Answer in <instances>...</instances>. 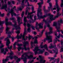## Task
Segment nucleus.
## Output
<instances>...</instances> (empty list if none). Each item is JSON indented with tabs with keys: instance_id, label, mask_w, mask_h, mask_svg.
<instances>
[{
	"instance_id": "nucleus-41",
	"label": "nucleus",
	"mask_w": 63,
	"mask_h": 63,
	"mask_svg": "<svg viewBox=\"0 0 63 63\" xmlns=\"http://www.w3.org/2000/svg\"><path fill=\"white\" fill-rule=\"evenodd\" d=\"M31 46H32V48H33V44H34V43L32 42H31Z\"/></svg>"
},
{
	"instance_id": "nucleus-11",
	"label": "nucleus",
	"mask_w": 63,
	"mask_h": 63,
	"mask_svg": "<svg viewBox=\"0 0 63 63\" xmlns=\"http://www.w3.org/2000/svg\"><path fill=\"white\" fill-rule=\"evenodd\" d=\"M10 42H8V41L7 40V42H6V45L7 46L8 48L9 49H10V50H11V49L12 48V47H13V46H12L11 45L10 46L9 45V44H10Z\"/></svg>"
},
{
	"instance_id": "nucleus-55",
	"label": "nucleus",
	"mask_w": 63,
	"mask_h": 63,
	"mask_svg": "<svg viewBox=\"0 0 63 63\" xmlns=\"http://www.w3.org/2000/svg\"><path fill=\"white\" fill-rule=\"evenodd\" d=\"M5 50L6 51H8V49H7V48H5Z\"/></svg>"
},
{
	"instance_id": "nucleus-64",
	"label": "nucleus",
	"mask_w": 63,
	"mask_h": 63,
	"mask_svg": "<svg viewBox=\"0 0 63 63\" xmlns=\"http://www.w3.org/2000/svg\"><path fill=\"white\" fill-rule=\"evenodd\" d=\"M39 57L40 58V59H42V56H41V55H39Z\"/></svg>"
},
{
	"instance_id": "nucleus-40",
	"label": "nucleus",
	"mask_w": 63,
	"mask_h": 63,
	"mask_svg": "<svg viewBox=\"0 0 63 63\" xmlns=\"http://www.w3.org/2000/svg\"><path fill=\"white\" fill-rule=\"evenodd\" d=\"M27 31L28 32H30V28H29L27 29Z\"/></svg>"
},
{
	"instance_id": "nucleus-53",
	"label": "nucleus",
	"mask_w": 63,
	"mask_h": 63,
	"mask_svg": "<svg viewBox=\"0 0 63 63\" xmlns=\"http://www.w3.org/2000/svg\"><path fill=\"white\" fill-rule=\"evenodd\" d=\"M32 12L31 13V14H32L33 13H35V11H34V10H33V11H32Z\"/></svg>"
},
{
	"instance_id": "nucleus-2",
	"label": "nucleus",
	"mask_w": 63,
	"mask_h": 63,
	"mask_svg": "<svg viewBox=\"0 0 63 63\" xmlns=\"http://www.w3.org/2000/svg\"><path fill=\"white\" fill-rule=\"evenodd\" d=\"M59 10H60L57 9V13L56 16L54 17H53V15H51L50 16L49 18H48V22L55 20L56 18L60 16H61V14H59Z\"/></svg>"
},
{
	"instance_id": "nucleus-63",
	"label": "nucleus",
	"mask_w": 63,
	"mask_h": 63,
	"mask_svg": "<svg viewBox=\"0 0 63 63\" xmlns=\"http://www.w3.org/2000/svg\"><path fill=\"white\" fill-rule=\"evenodd\" d=\"M34 35H36V34H37V33L36 32H34Z\"/></svg>"
},
{
	"instance_id": "nucleus-35",
	"label": "nucleus",
	"mask_w": 63,
	"mask_h": 63,
	"mask_svg": "<svg viewBox=\"0 0 63 63\" xmlns=\"http://www.w3.org/2000/svg\"><path fill=\"white\" fill-rule=\"evenodd\" d=\"M31 27L32 29H33V30H35V27H34V26L33 25H32L31 26Z\"/></svg>"
},
{
	"instance_id": "nucleus-13",
	"label": "nucleus",
	"mask_w": 63,
	"mask_h": 63,
	"mask_svg": "<svg viewBox=\"0 0 63 63\" xmlns=\"http://www.w3.org/2000/svg\"><path fill=\"white\" fill-rule=\"evenodd\" d=\"M7 4H5L4 5H2V7H1V9H4V8H5V11H7V10L6 9V8H7Z\"/></svg>"
},
{
	"instance_id": "nucleus-16",
	"label": "nucleus",
	"mask_w": 63,
	"mask_h": 63,
	"mask_svg": "<svg viewBox=\"0 0 63 63\" xmlns=\"http://www.w3.org/2000/svg\"><path fill=\"white\" fill-rule=\"evenodd\" d=\"M14 57L15 58V59L17 60L16 61V63H18V62L20 61V59H18L17 57L16 56H14Z\"/></svg>"
},
{
	"instance_id": "nucleus-39",
	"label": "nucleus",
	"mask_w": 63,
	"mask_h": 63,
	"mask_svg": "<svg viewBox=\"0 0 63 63\" xmlns=\"http://www.w3.org/2000/svg\"><path fill=\"white\" fill-rule=\"evenodd\" d=\"M24 11H23L22 12V17H23V16H24Z\"/></svg>"
},
{
	"instance_id": "nucleus-46",
	"label": "nucleus",
	"mask_w": 63,
	"mask_h": 63,
	"mask_svg": "<svg viewBox=\"0 0 63 63\" xmlns=\"http://www.w3.org/2000/svg\"><path fill=\"white\" fill-rule=\"evenodd\" d=\"M58 53V52H56V54L54 56V57H56V54H57Z\"/></svg>"
},
{
	"instance_id": "nucleus-18",
	"label": "nucleus",
	"mask_w": 63,
	"mask_h": 63,
	"mask_svg": "<svg viewBox=\"0 0 63 63\" xmlns=\"http://www.w3.org/2000/svg\"><path fill=\"white\" fill-rule=\"evenodd\" d=\"M29 15L30 16V19L32 20H33V18H32V17H33V16L30 15V14L28 12V16H27V17H28V18H29Z\"/></svg>"
},
{
	"instance_id": "nucleus-25",
	"label": "nucleus",
	"mask_w": 63,
	"mask_h": 63,
	"mask_svg": "<svg viewBox=\"0 0 63 63\" xmlns=\"http://www.w3.org/2000/svg\"><path fill=\"white\" fill-rule=\"evenodd\" d=\"M1 42L2 41H0V48H2V47H4V45L1 44Z\"/></svg>"
},
{
	"instance_id": "nucleus-43",
	"label": "nucleus",
	"mask_w": 63,
	"mask_h": 63,
	"mask_svg": "<svg viewBox=\"0 0 63 63\" xmlns=\"http://www.w3.org/2000/svg\"><path fill=\"white\" fill-rule=\"evenodd\" d=\"M43 10L44 11V12H47V11L46 10V9H45V6H44L43 8Z\"/></svg>"
},
{
	"instance_id": "nucleus-12",
	"label": "nucleus",
	"mask_w": 63,
	"mask_h": 63,
	"mask_svg": "<svg viewBox=\"0 0 63 63\" xmlns=\"http://www.w3.org/2000/svg\"><path fill=\"white\" fill-rule=\"evenodd\" d=\"M9 13H11L12 16H13V15L15 16H16V14L14 12V9H11L10 12L9 11Z\"/></svg>"
},
{
	"instance_id": "nucleus-5",
	"label": "nucleus",
	"mask_w": 63,
	"mask_h": 63,
	"mask_svg": "<svg viewBox=\"0 0 63 63\" xmlns=\"http://www.w3.org/2000/svg\"><path fill=\"white\" fill-rule=\"evenodd\" d=\"M33 50L34 52L35 55H36L37 54H42L44 52L40 50V49H39V47L37 46L34 48V49H33Z\"/></svg>"
},
{
	"instance_id": "nucleus-56",
	"label": "nucleus",
	"mask_w": 63,
	"mask_h": 63,
	"mask_svg": "<svg viewBox=\"0 0 63 63\" xmlns=\"http://www.w3.org/2000/svg\"><path fill=\"white\" fill-rule=\"evenodd\" d=\"M0 16H4V14H1V15H0Z\"/></svg>"
},
{
	"instance_id": "nucleus-57",
	"label": "nucleus",
	"mask_w": 63,
	"mask_h": 63,
	"mask_svg": "<svg viewBox=\"0 0 63 63\" xmlns=\"http://www.w3.org/2000/svg\"><path fill=\"white\" fill-rule=\"evenodd\" d=\"M48 51L50 53H52V52L50 50H48Z\"/></svg>"
},
{
	"instance_id": "nucleus-22",
	"label": "nucleus",
	"mask_w": 63,
	"mask_h": 63,
	"mask_svg": "<svg viewBox=\"0 0 63 63\" xmlns=\"http://www.w3.org/2000/svg\"><path fill=\"white\" fill-rule=\"evenodd\" d=\"M11 38V35H9L8 36V37H7L5 39V41H7V42L8 40V42H10V40L9 39H8V38Z\"/></svg>"
},
{
	"instance_id": "nucleus-49",
	"label": "nucleus",
	"mask_w": 63,
	"mask_h": 63,
	"mask_svg": "<svg viewBox=\"0 0 63 63\" xmlns=\"http://www.w3.org/2000/svg\"><path fill=\"white\" fill-rule=\"evenodd\" d=\"M33 62H34V60H32V61H29V63H32Z\"/></svg>"
},
{
	"instance_id": "nucleus-4",
	"label": "nucleus",
	"mask_w": 63,
	"mask_h": 63,
	"mask_svg": "<svg viewBox=\"0 0 63 63\" xmlns=\"http://www.w3.org/2000/svg\"><path fill=\"white\" fill-rule=\"evenodd\" d=\"M25 0H22V3L21 4V6H20V8H19V10H20V11H22V9H23L24 8V6H25V5H24V1H25ZM29 0H26L25 1V2L26 4L27 3V6H31V5H30L29 4V2H28Z\"/></svg>"
},
{
	"instance_id": "nucleus-29",
	"label": "nucleus",
	"mask_w": 63,
	"mask_h": 63,
	"mask_svg": "<svg viewBox=\"0 0 63 63\" xmlns=\"http://www.w3.org/2000/svg\"><path fill=\"white\" fill-rule=\"evenodd\" d=\"M41 23H40L38 24V26L39 27V28H43V27L41 26Z\"/></svg>"
},
{
	"instance_id": "nucleus-60",
	"label": "nucleus",
	"mask_w": 63,
	"mask_h": 63,
	"mask_svg": "<svg viewBox=\"0 0 63 63\" xmlns=\"http://www.w3.org/2000/svg\"><path fill=\"white\" fill-rule=\"evenodd\" d=\"M61 43L62 45H63V41L62 40H61Z\"/></svg>"
},
{
	"instance_id": "nucleus-51",
	"label": "nucleus",
	"mask_w": 63,
	"mask_h": 63,
	"mask_svg": "<svg viewBox=\"0 0 63 63\" xmlns=\"http://www.w3.org/2000/svg\"><path fill=\"white\" fill-rule=\"evenodd\" d=\"M28 11L27 10H26V13H25V15H27V13H28Z\"/></svg>"
},
{
	"instance_id": "nucleus-47",
	"label": "nucleus",
	"mask_w": 63,
	"mask_h": 63,
	"mask_svg": "<svg viewBox=\"0 0 63 63\" xmlns=\"http://www.w3.org/2000/svg\"><path fill=\"white\" fill-rule=\"evenodd\" d=\"M44 47V46H43V45H41V48H43Z\"/></svg>"
},
{
	"instance_id": "nucleus-54",
	"label": "nucleus",
	"mask_w": 63,
	"mask_h": 63,
	"mask_svg": "<svg viewBox=\"0 0 63 63\" xmlns=\"http://www.w3.org/2000/svg\"><path fill=\"white\" fill-rule=\"evenodd\" d=\"M34 20H36L37 19V18H36V16H34Z\"/></svg>"
},
{
	"instance_id": "nucleus-14",
	"label": "nucleus",
	"mask_w": 63,
	"mask_h": 63,
	"mask_svg": "<svg viewBox=\"0 0 63 63\" xmlns=\"http://www.w3.org/2000/svg\"><path fill=\"white\" fill-rule=\"evenodd\" d=\"M16 32V33H17V34H18L16 37V38H17V39H21V37H20V36H19L18 35V34H19V33H20V32H19V31H18Z\"/></svg>"
},
{
	"instance_id": "nucleus-37",
	"label": "nucleus",
	"mask_w": 63,
	"mask_h": 63,
	"mask_svg": "<svg viewBox=\"0 0 63 63\" xmlns=\"http://www.w3.org/2000/svg\"><path fill=\"white\" fill-rule=\"evenodd\" d=\"M3 23H4L3 22L1 21H0V25H1V26H2V25L3 24Z\"/></svg>"
},
{
	"instance_id": "nucleus-38",
	"label": "nucleus",
	"mask_w": 63,
	"mask_h": 63,
	"mask_svg": "<svg viewBox=\"0 0 63 63\" xmlns=\"http://www.w3.org/2000/svg\"><path fill=\"white\" fill-rule=\"evenodd\" d=\"M31 38H32V36L31 35H29V40H30V39H31Z\"/></svg>"
},
{
	"instance_id": "nucleus-34",
	"label": "nucleus",
	"mask_w": 63,
	"mask_h": 63,
	"mask_svg": "<svg viewBox=\"0 0 63 63\" xmlns=\"http://www.w3.org/2000/svg\"><path fill=\"white\" fill-rule=\"evenodd\" d=\"M56 25H57V23L54 22L53 26H56Z\"/></svg>"
},
{
	"instance_id": "nucleus-10",
	"label": "nucleus",
	"mask_w": 63,
	"mask_h": 63,
	"mask_svg": "<svg viewBox=\"0 0 63 63\" xmlns=\"http://www.w3.org/2000/svg\"><path fill=\"white\" fill-rule=\"evenodd\" d=\"M46 39L48 40L49 43L50 42H52V36L50 35L48 36L47 32L46 33Z\"/></svg>"
},
{
	"instance_id": "nucleus-31",
	"label": "nucleus",
	"mask_w": 63,
	"mask_h": 63,
	"mask_svg": "<svg viewBox=\"0 0 63 63\" xmlns=\"http://www.w3.org/2000/svg\"><path fill=\"white\" fill-rule=\"evenodd\" d=\"M44 32V30H43L42 31V32H41V34H40V37H42V35L43 34V32Z\"/></svg>"
},
{
	"instance_id": "nucleus-52",
	"label": "nucleus",
	"mask_w": 63,
	"mask_h": 63,
	"mask_svg": "<svg viewBox=\"0 0 63 63\" xmlns=\"http://www.w3.org/2000/svg\"><path fill=\"white\" fill-rule=\"evenodd\" d=\"M32 11H33L34 10V7H32Z\"/></svg>"
},
{
	"instance_id": "nucleus-19",
	"label": "nucleus",
	"mask_w": 63,
	"mask_h": 63,
	"mask_svg": "<svg viewBox=\"0 0 63 63\" xmlns=\"http://www.w3.org/2000/svg\"><path fill=\"white\" fill-rule=\"evenodd\" d=\"M63 23V20L62 19H61L60 20L58 21V23L59 26L61 25V24H60L61 23Z\"/></svg>"
},
{
	"instance_id": "nucleus-8",
	"label": "nucleus",
	"mask_w": 63,
	"mask_h": 63,
	"mask_svg": "<svg viewBox=\"0 0 63 63\" xmlns=\"http://www.w3.org/2000/svg\"><path fill=\"white\" fill-rule=\"evenodd\" d=\"M41 10V9H39L38 10H37V16L39 18H45V17H46L47 16H49V14H47L46 15H44L43 16H39V13L41 12V10Z\"/></svg>"
},
{
	"instance_id": "nucleus-15",
	"label": "nucleus",
	"mask_w": 63,
	"mask_h": 63,
	"mask_svg": "<svg viewBox=\"0 0 63 63\" xmlns=\"http://www.w3.org/2000/svg\"><path fill=\"white\" fill-rule=\"evenodd\" d=\"M56 7H57V9L58 10H60V7H59V6H58V2H58V0H56Z\"/></svg>"
},
{
	"instance_id": "nucleus-61",
	"label": "nucleus",
	"mask_w": 63,
	"mask_h": 63,
	"mask_svg": "<svg viewBox=\"0 0 63 63\" xmlns=\"http://www.w3.org/2000/svg\"><path fill=\"white\" fill-rule=\"evenodd\" d=\"M11 2L10 1H8V5H10V4H11Z\"/></svg>"
},
{
	"instance_id": "nucleus-1",
	"label": "nucleus",
	"mask_w": 63,
	"mask_h": 63,
	"mask_svg": "<svg viewBox=\"0 0 63 63\" xmlns=\"http://www.w3.org/2000/svg\"><path fill=\"white\" fill-rule=\"evenodd\" d=\"M10 20H13V22L15 23L14 25H13L12 24V22H8V20H9V19L6 17L5 18V24H6V25L7 26L8 25H11V26H13L14 27L16 28V30H17V29H20V27L19 26H18V27L17 28V27L18 26L16 24V19H15V17H12L10 18Z\"/></svg>"
},
{
	"instance_id": "nucleus-28",
	"label": "nucleus",
	"mask_w": 63,
	"mask_h": 63,
	"mask_svg": "<svg viewBox=\"0 0 63 63\" xmlns=\"http://www.w3.org/2000/svg\"><path fill=\"white\" fill-rule=\"evenodd\" d=\"M49 6L50 7H48V9H49V11H50V9L51 8V7H52V4L51 3H49Z\"/></svg>"
},
{
	"instance_id": "nucleus-30",
	"label": "nucleus",
	"mask_w": 63,
	"mask_h": 63,
	"mask_svg": "<svg viewBox=\"0 0 63 63\" xmlns=\"http://www.w3.org/2000/svg\"><path fill=\"white\" fill-rule=\"evenodd\" d=\"M27 26L28 28H30V26H31V25L29 23H28L27 24Z\"/></svg>"
},
{
	"instance_id": "nucleus-48",
	"label": "nucleus",
	"mask_w": 63,
	"mask_h": 63,
	"mask_svg": "<svg viewBox=\"0 0 63 63\" xmlns=\"http://www.w3.org/2000/svg\"><path fill=\"white\" fill-rule=\"evenodd\" d=\"M11 38L12 40V42H13L14 41V39H14V37H13V36H12Z\"/></svg>"
},
{
	"instance_id": "nucleus-42",
	"label": "nucleus",
	"mask_w": 63,
	"mask_h": 63,
	"mask_svg": "<svg viewBox=\"0 0 63 63\" xmlns=\"http://www.w3.org/2000/svg\"><path fill=\"white\" fill-rule=\"evenodd\" d=\"M4 49L3 48H2L1 49V52L3 53L4 52Z\"/></svg>"
},
{
	"instance_id": "nucleus-7",
	"label": "nucleus",
	"mask_w": 63,
	"mask_h": 63,
	"mask_svg": "<svg viewBox=\"0 0 63 63\" xmlns=\"http://www.w3.org/2000/svg\"><path fill=\"white\" fill-rule=\"evenodd\" d=\"M43 21L45 22L46 24L47 25V26L49 28L50 32H48V34H49V35H50V34H51V33H52V28L50 26L49 24H48L47 22L45 20V19H43Z\"/></svg>"
},
{
	"instance_id": "nucleus-23",
	"label": "nucleus",
	"mask_w": 63,
	"mask_h": 63,
	"mask_svg": "<svg viewBox=\"0 0 63 63\" xmlns=\"http://www.w3.org/2000/svg\"><path fill=\"white\" fill-rule=\"evenodd\" d=\"M9 29V28H8V27H7L6 28V34H11V32H9L8 33V30Z\"/></svg>"
},
{
	"instance_id": "nucleus-3",
	"label": "nucleus",
	"mask_w": 63,
	"mask_h": 63,
	"mask_svg": "<svg viewBox=\"0 0 63 63\" xmlns=\"http://www.w3.org/2000/svg\"><path fill=\"white\" fill-rule=\"evenodd\" d=\"M23 43L24 47H20V46H22V45L18 44V47H18V51H20V49H22V50L24 49L25 50H27V48H26V45H29V43L27 41L26 42H24Z\"/></svg>"
},
{
	"instance_id": "nucleus-45",
	"label": "nucleus",
	"mask_w": 63,
	"mask_h": 63,
	"mask_svg": "<svg viewBox=\"0 0 63 63\" xmlns=\"http://www.w3.org/2000/svg\"><path fill=\"white\" fill-rule=\"evenodd\" d=\"M9 54H10V55H12V54H14V53L13 52H11L10 53H9Z\"/></svg>"
},
{
	"instance_id": "nucleus-26",
	"label": "nucleus",
	"mask_w": 63,
	"mask_h": 63,
	"mask_svg": "<svg viewBox=\"0 0 63 63\" xmlns=\"http://www.w3.org/2000/svg\"><path fill=\"white\" fill-rule=\"evenodd\" d=\"M16 43H17L15 42L13 45V47L14 49H16Z\"/></svg>"
},
{
	"instance_id": "nucleus-58",
	"label": "nucleus",
	"mask_w": 63,
	"mask_h": 63,
	"mask_svg": "<svg viewBox=\"0 0 63 63\" xmlns=\"http://www.w3.org/2000/svg\"><path fill=\"white\" fill-rule=\"evenodd\" d=\"M30 9H31V8L28 7H27V8H26V9L27 10L28 9V10H30Z\"/></svg>"
},
{
	"instance_id": "nucleus-62",
	"label": "nucleus",
	"mask_w": 63,
	"mask_h": 63,
	"mask_svg": "<svg viewBox=\"0 0 63 63\" xmlns=\"http://www.w3.org/2000/svg\"><path fill=\"white\" fill-rule=\"evenodd\" d=\"M12 3H13V4H15V2L14 1H12Z\"/></svg>"
},
{
	"instance_id": "nucleus-59",
	"label": "nucleus",
	"mask_w": 63,
	"mask_h": 63,
	"mask_svg": "<svg viewBox=\"0 0 63 63\" xmlns=\"http://www.w3.org/2000/svg\"><path fill=\"white\" fill-rule=\"evenodd\" d=\"M54 59H55V58L54 57L51 58V60H54Z\"/></svg>"
},
{
	"instance_id": "nucleus-44",
	"label": "nucleus",
	"mask_w": 63,
	"mask_h": 63,
	"mask_svg": "<svg viewBox=\"0 0 63 63\" xmlns=\"http://www.w3.org/2000/svg\"><path fill=\"white\" fill-rule=\"evenodd\" d=\"M44 47L45 48H47V45H44Z\"/></svg>"
},
{
	"instance_id": "nucleus-24",
	"label": "nucleus",
	"mask_w": 63,
	"mask_h": 63,
	"mask_svg": "<svg viewBox=\"0 0 63 63\" xmlns=\"http://www.w3.org/2000/svg\"><path fill=\"white\" fill-rule=\"evenodd\" d=\"M34 38L35 39V41H34V44H38V42H37V39L38 38V37L36 36H35L34 37Z\"/></svg>"
},
{
	"instance_id": "nucleus-32",
	"label": "nucleus",
	"mask_w": 63,
	"mask_h": 63,
	"mask_svg": "<svg viewBox=\"0 0 63 63\" xmlns=\"http://www.w3.org/2000/svg\"><path fill=\"white\" fill-rule=\"evenodd\" d=\"M61 7H63V0H62V1L61 4Z\"/></svg>"
},
{
	"instance_id": "nucleus-21",
	"label": "nucleus",
	"mask_w": 63,
	"mask_h": 63,
	"mask_svg": "<svg viewBox=\"0 0 63 63\" xmlns=\"http://www.w3.org/2000/svg\"><path fill=\"white\" fill-rule=\"evenodd\" d=\"M51 46H49V48L50 49H51V48H56V45H55L54 46H52V44H50Z\"/></svg>"
},
{
	"instance_id": "nucleus-50",
	"label": "nucleus",
	"mask_w": 63,
	"mask_h": 63,
	"mask_svg": "<svg viewBox=\"0 0 63 63\" xmlns=\"http://www.w3.org/2000/svg\"><path fill=\"white\" fill-rule=\"evenodd\" d=\"M2 28H0V34L1 33H2Z\"/></svg>"
},
{
	"instance_id": "nucleus-33",
	"label": "nucleus",
	"mask_w": 63,
	"mask_h": 63,
	"mask_svg": "<svg viewBox=\"0 0 63 63\" xmlns=\"http://www.w3.org/2000/svg\"><path fill=\"white\" fill-rule=\"evenodd\" d=\"M55 36H57L58 38H59V37H60V34H59L58 36H57V34H56V33L55 34Z\"/></svg>"
},
{
	"instance_id": "nucleus-9",
	"label": "nucleus",
	"mask_w": 63,
	"mask_h": 63,
	"mask_svg": "<svg viewBox=\"0 0 63 63\" xmlns=\"http://www.w3.org/2000/svg\"><path fill=\"white\" fill-rule=\"evenodd\" d=\"M14 58V56H13L10 55L8 57H6V58L5 59V60H2V61L3 62V63H6V62L7 61H8L9 60V58H10L11 59H12Z\"/></svg>"
},
{
	"instance_id": "nucleus-17",
	"label": "nucleus",
	"mask_w": 63,
	"mask_h": 63,
	"mask_svg": "<svg viewBox=\"0 0 63 63\" xmlns=\"http://www.w3.org/2000/svg\"><path fill=\"white\" fill-rule=\"evenodd\" d=\"M41 1V3L39 2L37 3L39 6V8H42V4H43V0H40Z\"/></svg>"
},
{
	"instance_id": "nucleus-36",
	"label": "nucleus",
	"mask_w": 63,
	"mask_h": 63,
	"mask_svg": "<svg viewBox=\"0 0 63 63\" xmlns=\"http://www.w3.org/2000/svg\"><path fill=\"white\" fill-rule=\"evenodd\" d=\"M56 28H57V32H60V31L58 30V29H59V28H60V26H59V27H56Z\"/></svg>"
},
{
	"instance_id": "nucleus-27",
	"label": "nucleus",
	"mask_w": 63,
	"mask_h": 63,
	"mask_svg": "<svg viewBox=\"0 0 63 63\" xmlns=\"http://www.w3.org/2000/svg\"><path fill=\"white\" fill-rule=\"evenodd\" d=\"M41 7H39V6L38 11L39 10H39H40H40H39V11L40 12V11H41L39 13H39H40V15H42V12H41V11H42V10L41 9Z\"/></svg>"
},
{
	"instance_id": "nucleus-20",
	"label": "nucleus",
	"mask_w": 63,
	"mask_h": 63,
	"mask_svg": "<svg viewBox=\"0 0 63 63\" xmlns=\"http://www.w3.org/2000/svg\"><path fill=\"white\" fill-rule=\"evenodd\" d=\"M17 21H18V23H19V24H19V22H20V20H21V21H22V20L20 18V17H19V16H17Z\"/></svg>"
},
{
	"instance_id": "nucleus-6",
	"label": "nucleus",
	"mask_w": 63,
	"mask_h": 63,
	"mask_svg": "<svg viewBox=\"0 0 63 63\" xmlns=\"http://www.w3.org/2000/svg\"><path fill=\"white\" fill-rule=\"evenodd\" d=\"M24 24L23 25L25 26V28L24 32L22 36V38L23 40H25V38H24L25 35H26V28H25V26L26 25V22H27V20H26V18L25 17H24Z\"/></svg>"
}]
</instances>
